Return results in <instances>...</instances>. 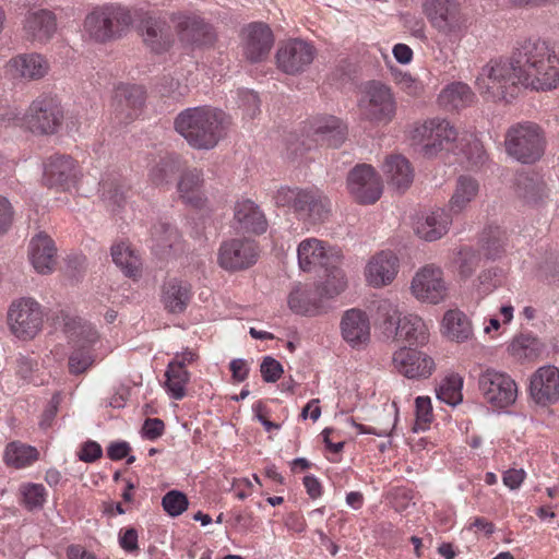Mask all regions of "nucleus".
I'll return each instance as SVG.
<instances>
[{
	"mask_svg": "<svg viewBox=\"0 0 559 559\" xmlns=\"http://www.w3.org/2000/svg\"><path fill=\"white\" fill-rule=\"evenodd\" d=\"M510 59L521 85L537 91L559 86V55L547 41L539 38L521 41Z\"/></svg>",
	"mask_w": 559,
	"mask_h": 559,
	"instance_id": "1",
	"label": "nucleus"
},
{
	"mask_svg": "<svg viewBox=\"0 0 559 559\" xmlns=\"http://www.w3.org/2000/svg\"><path fill=\"white\" fill-rule=\"evenodd\" d=\"M423 8L440 36L435 38V60L443 64L451 62L472 25L471 16L461 0H426Z\"/></svg>",
	"mask_w": 559,
	"mask_h": 559,
	"instance_id": "2",
	"label": "nucleus"
},
{
	"mask_svg": "<svg viewBox=\"0 0 559 559\" xmlns=\"http://www.w3.org/2000/svg\"><path fill=\"white\" fill-rule=\"evenodd\" d=\"M229 123V116L222 109L204 105L179 112L174 128L192 148L209 151L225 136Z\"/></svg>",
	"mask_w": 559,
	"mask_h": 559,
	"instance_id": "3",
	"label": "nucleus"
},
{
	"mask_svg": "<svg viewBox=\"0 0 559 559\" xmlns=\"http://www.w3.org/2000/svg\"><path fill=\"white\" fill-rule=\"evenodd\" d=\"M377 314L386 338L405 341L409 345L425 344L428 341V329L423 319L414 314L401 318L396 306L391 301L380 300Z\"/></svg>",
	"mask_w": 559,
	"mask_h": 559,
	"instance_id": "4",
	"label": "nucleus"
},
{
	"mask_svg": "<svg viewBox=\"0 0 559 559\" xmlns=\"http://www.w3.org/2000/svg\"><path fill=\"white\" fill-rule=\"evenodd\" d=\"M504 147L509 156L522 164H534L545 153L544 130L535 122L512 124L504 135Z\"/></svg>",
	"mask_w": 559,
	"mask_h": 559,
	"instance_id": "5",
	"label": "nucleus"
},
{
	"mask_svg": "<svg viewBox=\"0 0 559 559\" xmlns=\"http://www.w3.org/2000/svg\"><path fill=\"white\" fill-rule=\"evenodd\" d=\"M520 76L514 71L511 59L490 60L483 68L476 79L478 92L487 99L497 102L513 97Z\"/></svg>",
	"mask_w": 559,
	"mask_h": 559,
	"instance_id": "6",
	"label": "nucleus"
},
{
	"mask_svg": "<svg viewBox=\"0 0 559 559\" xmlns=\"http://www.w3.org/2000/svg\"><path fill=\"white\" fill-rule=\"evenodd\" d=\"M131 24L132 15L128 9L105 5L85 17L84 28L91 38L105 43L121 37Z\"/></svg>",
	"mask_w": 559,
	"mask_h": 559,
	"instance_id": "7",
	"label": "nucleus"
},
{
	"mask_svg": "<svg viewBox=\"0 0 559 559\" xmlns=\"http://www.w3.org/2000/svg\"><path fill=\"white\" fill-rule=\"evenodd\" d=\"M63 119L60 100L51 95H41L31 103L23 121L34 134L52 135L62 127Z\"/></svg>",
	"mask_w": 559,
	"mask_h": 559,
	"instance_id": "8",
	"label": "nucleus"
},
{
	"mask_svg": "<svg viewBox=\"0 0 559 559\" xmlns=\"http://www.w3.org/2000/svg\"><path fill=\"white\" fill-rule=\"evenodd\" d=\"M459 132L447 120L432 119L415 128L413 140L420 146L419 152L428 158L447 150L454 152L457 148Z\"/></svg>",
	"mask_w": 559,
	"mask_h": 559,
	"instance_id": "9",
	"label": "nucleus"
},
{
	"mask_svg": "<svg viewBox=\"0 0 559 559\" xmlns=\"http://www.w3.org/2000/svg\"><path fill=\"white\" fill-rule=\"evenodd\" d=\"M361 116L376 123L388 124L396 114V102L391 88L380 82H370L359 100Z\"/></svg>",
	"mask_w": 559,
	"mask_h": 559,
	"instance_id": "10",
	"label": "nucleus"
},
{
	"mask_svg": "<svg viewBox=\"0 0 559 559\" xmlns=\"http://www.w3.org/2000/svg\"><path fill=\"white\" fill-rule=\"evenodd\" d=\"M478 388L488 404L497 408L512 405L518 396L515 381L507 373L486 369L479 374Z\"/></svg>",
	"mask_w": 559,
	"mask_h": 559,
	"instance_id": "11",
	"label": "nucleus"
},
{
	"mask_svg": "<svg viewBox=\"0 0 559 559\" xmlns=\"http://www.w3.org/2000/svg\"><path fill=\"white\" fill-rule=\"evenodd\" d=\"M171 22L179 40L189 46H212L216 41V32L211 23L192 12H178L171 15Z\"/></svg>",
	"mask_w": 559,
	"mask_h": 559,
	"instance_id": "12",
	"label": "nucleus"
},
{
	"mask_svg": "<svg viewBox=\"0 0 559 559\" xmlns=\"http://www.w3.org/2000/svg\"><path fill=\"white\" fill-rule=\"evenodd\" d=\"M259 257V248L254 240L249 238H233L222 242L218 253V265L230 272L251 267Z\"/></svg>",
	"mask_w": 559,
	"mask_h": 559,
	"instance_id": "13",
	"label": "nucleus"
},
{
	"mask_svg": "<svg viewBox=\"0 0 559 559\" xmlns=\"http://www.w3.org/2000/svg\"><path fill=\"white\" fill-rule=\"evenodd\" d=\"M412 295L421 302L438 305L448 297L443 272L433 264L419 269L411 282Z\"/></svg>",
	"mask_w": 559,
	"mask_h": 559,
	"instance_id": "14",
	"label": "nucleus"
},
{
	"mask_svg": "<svg viewBox=\"0 0 559 559\" xmlns=\"http://www.w3.org/2000/svg\"><path fill=\"white\" fill-rule=\"evenodd\" d=\"M8 320L14 335L33 338L43 325L40 305L32 298H22L10 307Z\"/></svg>",
	"mask_w": 559,
	"mask_h": 559,
	"instance_id": "15",
	"label": "nucleus"
},
{
	"mask_svg": "<svg viewBox=\"0 0 559 559\" xmlns=\"http://www.w3.org/2000/svg\"><path fill=\"white\" fill-rule=\"evenodd\" d=\"M346 181L350 195L360 204H373L382 194L381 178L371 165H356Z\"/></svg>",
	"mask_w": 559,
	"mask_h": 559,
	"instance_id": "16",
	"label": "nucleus"
},
{
	"mask_svg": "<svg viewBox=\"0 0 559 559\" xmlns=\"http://www.w3.org/2000/svg\"><path fill=\"white\" fill-rule=\"evenodd\" d=\"M316 48L308 41L296 38L282 44L276 52L277 68L289 75L305 72L313 62Z\"/></svg>",
	"mask_w": 559,
	"mask_h": 559,
	"instance_id": "17",
	"label": "nucleus"
},
{
	"mask_svg": "<svg viewBox=\"0 0 559 559\" xmlns=\"http://www.w3.org/2000/svg\"><path fill=\"white\" fill-rule=\"evenodd\" d=\"M297 255L300 269L306 272L318 265L326 269L332 263L342 262L343 260L341 249L326 248L323 241L316 238L301 241L298 246Z\"/></svg>",
	"mask_w": 559,
	"mask_h": 559,
	"instance_id": "18",
	"label": "nucleus"
},
{
	"mask_svg": "<svg viewBox=\"0 0 559 559\" xmlns=\"http://www.w3.org/2000/svg\"><path fill=\"white\" fill-rule=\"evenodd\" d=\"M273 44V33L264 23H250L242 31L243 56L252 63L261 62L266 59Z\"/></svg>",
	"mask_w": 559,
	"mask_h": 559,
	"instance_id": "19",
	"label": "nucleus"
},
{
	"mask_svg": "<svg viewBox=\"0 0 559 559\" xmlns=\"http://www.w3.org/2000/svg\"><path fill=\"white\" fill-rule=\"evenodd\" d=\"M530 394L539 405L556 403L559 400V369L555 366L538 368L531 376Z\"/></svg>",
	"mask_w": 559,
	"mask_h": 559,
	"instance_id": "20",
	"label": "nucleus"
},
{
	"mask_svg": "<svg viewBox=\"0 0 559 559\" xmlns=\"http://www.w3.org/2000/svg\"><path fill=\"white\" fill-rule=\"evenodd\" d=\"M394 368L408 379L428 378L435 369V362L428 355L414 349L401 348L393 354Z\"/></svg>",
	"mask_w": 559,
	"mask_h": 559,
	"instance_id": "21",
	"label": "nucleus"
},
{
	"mask_svg": "<svg viewBox=\"0 0 559 559\" xmlns=\"http://www.w3.org/2000/svg\"><path fill=\"white\" fill-rule=\"evenodd\" d=\"M145 102V90L141 85L121 84L115 91L114 108L117 118L124 123L134 120Z\"/></svg>",
	"mask_w": 559,
	"mask_h": 559,
	"instance_id": "22",
	"label": "nucleus"
},
{
	"mask_svg": "<svg viewBox=\"0 0 559 559\" xmlns=\"http://www.w3.org/2000/svg\"><path fill=\"white\" fill-rule=\"evenodd\" d=\"M78 177L75 160L71 156L53 155L45 164L44 179L49 187L69 189Z\"/></svg>",
	"mask_w": 559,
	"mask_h": 559,
	"instance_id": "23",
	"label": "nucleus"
},
{
	"mask_svg": "<svg viewBox=\"0 0 559 559\" xmlns=\"http://www.w3.org/2000/svg\"><path fill=\"white\" fill-rule=\"evenodd\" d=\"M57 248L55 241L45 231H39L29 241V261L39 274H49L55 270Z\"/></svg>",
	"mask_w": 559,
	"mask_h": 559,
	"instance_id": "24",
	"label": "nucleus"
},
{
	"mask_svg": "<svg viewBox=\"0 0 559 559\" xmlns=\"http://www.w3.org/2000/svg\"><path fill=\"white\" fill-rule=\"evenodd\" d=\"M341 332L352 347L367 344L370 340V322L366 312L359 309L347 310L341 321Z\"/></svg>",
	"mask_w": 559,
	"mask_h": 559,
	"instance_id": "25",
	"label": "nucleus"
},
{
	"mask_svg": "<svg viewBox=\"0 0 559 559\" xmlns=\"http://www.w3.org/2000/svg\"><path fill=\"white\" fill-rule=\"evenodd\" d=\"M23 31L28 40L46 43L57 31L56 16L45 9L31 11L25 16Z\"/></svg>",
	"mask_w": 559,
	"mask_h": 559,
	"instance_id": "26",
	"label": "nucleus"
},
{
	"mask_svg": "<svg viewBox=\"0 0 559 559\" xmlns=\"http://www.w3.org/2000/svg\"><path fill=\"white\" fill-rule=\"evenodd\" d=\"M397 267V258L390 251H382L368 262L366 280L373 287L385 286L395 278Z\"/></svg>",
	"mask_w": 559,
	"mask_h": 559,
	"instance_id": "27",
	"label": "nucleus"
},
{
	"mask_svg": "<svg viewBox=\"0 0 559 559\" xmlns=\"http://www.w3.org/2000/svg\"><path fill=\"white\" fill-rule=\"evenodd\" d=\"M8 70L13 78L36 81L43 79L49 71V63L39 53H22L8 62Z\"/></svg>",
	"mask_w": 559,
	"mask_h": 559,
	"instance_id": "28",
	"label": "nucleus"
},
{
	"mask_svg": "<svg viewBox=\"0 0 559 559\" xmlns=\"http://www.w3.org/2000/svg\"><path fill=\"white\" fill-rule=\"evenodd\" d=\"M452 215L444 209H437L420 217L415 223L416 235L426 241H436L448 233Z\"/></svg>",
	"mask_w": 559,
	"mask_h": 559,
	"instance_id": "29",
	"label": "nucleus"
},
{
	"mask_svg": "<svg viewBox=\"0 0 559 559\" xmlns=\"http://www.w3.org/2000/svg\"><path fill=\"white\" fill-rule=\"evenodd\" d=\"M234 217L238 228L245 233L263 234L267 228V221L259 205L252 200L238 201L234 207Z\"/></svg>",
	"mask_w": 559,
	"mask_h": 559,
	"instance_id": "30",
	"label": "nucleus"
},
{
	"mask_svg": "<svg viewBox=\"0 0 559 559\" xmlns=\"http://www.w3.org/2000/svg\"><path fill=\"white\" fill-rule=\"evenodd\" d=\"M323 298L325 297L320 285L297 286L288 296V307L298 314H317L323 308Z\"/></svg>",
	"mask_w": 559,
	"mask_h": 559,
	"instance_id": "31",
	"label": "nucleus"
},
{
	"mask_svg": "<svg viewBox=\"0 0 559 559\" xmlns=\"http://www.w3.org/2000/svg\"><path fill=\"white\" fill-rule=\"evenodd\" d=\"M310 131L314 142L330 147H338L346 138V127L333 116L317 119Z\"/></svg>",
	"mask_w": 559,
	"mask_h": 559,
	"instance_id": "32",
	"label": "nucleus"
},
{
	"mask_svg": "<svg viewBox=\"0 0 559 559\" xmlns=\"http://www.w3.org/2000/svg\"><path fill=\"white\" fill-rule=\"evenodd\" d=\"M203 183V171L201 169L192 168L185 170L180 175L177 185L180 199L193 207H202L205 203Z\"/></svg>",
	"mask_w": 559,
	"mask_h": 559,
	"instance_id": "33",
	"label": "nucleus"
},
{
	"mask_svg": "<svg viewBox=\"0 0 559 559\" xmlns=\"http://www.w3.org/2000/svg\"><path fill=\"white\" fill-rule=\"evenodd\" d=\"M191 298V286L181 280L169 278L162 286L160 300L170 313H181Z\"/></svg>",
	"mask_w": 559,
	"mask_h": 559,
	"instance_id": "34",
	"label": "nucleus"
},
{
	"mask_svg": "<svg viewBox=\"0 0 559 559\" xmlns=\"http://www.w3.org/2000/svg\"><path fill=\"white\" fill-rule=\"evenodd\" d=\"M56 320V324L62 325L68 338L81 344V347H85V344H94L98 340V333L94 326L80 318H72L61 311Z\"/></svg>",
	"mask_w": 559,
	"mask_h": 559,
	"instance_id": "35",
	"label": "nucleus"
},
{
	"mask_svg": "<svg viewBox=\"0 0 559 559\" xmlns=\"http://www.w3.org/2000/svg\"><path fill=\"white\" fill-rule=\"evenodd\" d=\"M383 167L393 187L401 191L409 188L414 179V171L409 162L404 156L393 155L388 157Z\"/></svg>",
	"mask_w": 559,
	"mask_h": 559,
	"instance_id": "36",
	"label": "nucleus"
},
{
	"mask_svg": "<svg viewBox=\"0 0 559 559\" xmlns=\"http://www.w3.org/2000/svg\"><path fill=\"white\" fill-rule=\"evenodd\" d=\"M479 185L477 180L469 176H460L449 201V213L452 215L463 212L477 197Z\"/></svg>",
	"mask_w": 559,
	"mask_h": 559,
	"instance_id": "37",
	"label": "nucleus"
},
{
	"mask_svg": "<svg viewBox=\"0 0 559 559\" xmlns=\"http://www.w3.org/2000/svg\"><path fill=\"white\" fill-rule=\"evenodd\" d=\"M111 258L126 276L136 277L141 274V258L128 241L114 243L111 246Z\"/></svg>",
	"mask_w": 559,
	"mask_h": 559,
	"instance_id": "38",
	"label": "nucleus"
},
{
	"mask_svg": "<svg viewBox=\"0 0 559 559\" xmlns=\"http://www.w3.org/2000/svg\"><path fill=\"white\" fill-rule=\"evenodd\" d=\"M298 213L307 214L312 224L325 221L330 214V201L319 190H306Z\"/></svg>",
	"mask_w": 559,
	"mask_h": 559,
	"instance_id": "39",
	"label": "nucleus"
},
{
	"mask_svg": "<svg viewBox=\"0 0 559 559\" xmlns=\"http://www.w3.org/2000/svg\"><path fill=\"white\" fill-rule=\"evenodd\" d=\"M447 336L457 343L473 336V326L468 317L459 309L448 310L442 320Z\"/></svg>",
	"mask_w": 559,
	"mask_h": 559,
	"instance_id": "40",
	"label": "nucleus"
},
{
	"mask_svg": "<svg viewBox=\"0 0 559 559\" xmlns=\"http://www.w3.org/2000/svg\"><path fill=\"white\" fill-rule=\"evenodd\" d=\"M516 194L527 203H537L546 194V185L534 173L518 174L514 181Z\"/></svg>",
	"mask_w": 559,
	"mask_h": 559,
	"instance_id": "41",
	"label": "nucleus"
},
{
	"mask_svg": "<svg viewBox=\"0 0 559 559\" xmlns=\"http://www.w3.org/2000/svg\"><path fill=\"white\" fill-rule=\"evenodd\" d=\"M438 100L447 110H456L471 105L474 100V93L467 84L454 82L441 91Z\"/></svg>",
	"mask_w": 559,
	"mask_h": 559,
	"instance_id": "42",
	"label": "nucleus"
},
{
	"mask_svg": "<svg viewBox=\"0 0 559 559\" xmlns=\"http://www.w3.org/2000/svg\"><path fill=\"white\" fill-rule=\"evenodd\" d=\"M102 199L108 206L121 207L127 199L128 186L119 174H108L100 181Z\"/></svg>",
	"mask_w": 559,
	"mask_h": 559,
	"instance_id": "43",
	"label": "nucleus"
},
{
	"mask_svg": "<svg viewBox=\"0 0 559 559\" xmlns=\"http://www.w3.org/2000/svg\"><path fill=\"white\" fill-rule=\"evenodd\" d=\"M179 169L180 159L178 156L170 154L160 156L150 169V181L156 187L168 185Z\"/></svg>",
	"mask_w": 559,
	"mask_h": 559,
	"instance_id": "44",
	"label": "nucleus"
},
{
	"mask_svg": "<svg viewBox=\"0 0 559 559\" xmlns=\"http://www.w3.org/2000/svg\"><path fill=\"white\" fill-rule=\"evenodd\" d=\"M165 385L175 400H181L186 395V385L189 382L190 373L180 364H168L165 372Z\"/></svg>",
	"mask_w": 559,
	"mask_h": 559,
	"instance_id": "45",
	"label": "nucleus"
},
{
	"mask_svg": "<svg viewBox=\"0 0 559 559\" xmlns=\"http://www.w3.org/2000/svg\"><path fill=\"white\" fill-rule=\"evenodd\" d=\"M463 379L456 373L445 377L436 389L437 399L451 406H456L463 400Z\"/></svg>",
	"mask_w": 559,
	"mask_h": 559,
	"instance_id": "46",
	"label": "nucleus"
},
{
	"mask_svg": "<svg viewBox=\"0 0 559 559\" xmlns=\"http://www.w3.org/2000/svg\"><path fill=\"white\" fill-rule=\"evenodd\" d=\"M506 233L499 226L487 227L481 236V250L487 259L496 260L504 251Z\"/></svg>",
	"mask_w": 559,
	"mask_h": 559,
	"instance_id": "47",
	"label": "nucleus"
},
{
	"mask_svg": "<svg viewBox=\"0 0 559 559\" xmlns=\"http://www.w3.org/2000/svg\"><path fill=\"white\" fill-rule=\"evenodd\" d=\"M38 452L35 448L20 442H11L7 445L4 461L16 468L24 467L37 460Z\"/></svg>",
	"mask_w": 559,
	"mask_h": 559,
	"instance_id": "48",
	"label": "nucleus"
},
{
	"mask_svg": "<svg viewBox=\"0 0 559 559\" xmlns=\"http://www.w3.org/2000/svg\"><path fill=\"white\" fill-rule=\"evenodd\" d=\"M342 262H334L325 270L326 280L324 283L319 284L325 298H334L345 290L347 281L343 270L341 269Z\"/></svg>",
	"mask_w": 559,
	"mask_h": 559,
	"instance_id": "49",
	"label": "nucleus"
},
{
	"mask_svg": "<svg viewBox=\"0 0 559 559\" xmlns=\"http://www.w3.org/2000/svg\"><path fill=\"white\" fill-rule=\"evenodd\" d=\"M153 237L157 246L164 251H178L181 236L177 228L168 223H159L154 227Z\"/></svg>",
	"mask_w": 559,
	"mask_h": 559,
	"instance_id": "50",
	"label": "nucleus"
},
{
	"mask_svg": "<svg viewBox=\"0 0 559 559\" xmlns=\"http://www.w3.org/2000/svg\"><path fill=\"white\" fill-rule=\"evenodd\" d=\"M144 43L154 51L163 52L170 46L169 36L163 31V26L157 22H147L143 33Z\"/></svg>",
	"mask_w": 559,
	"mask_h": 559,
	"instance_id": "51",
	"label": "nucleus"
},
{
	"mask_svg": "<svg viewBox=\"0 0 559 559\" xmlns=\"http://www.w3.org/2000/svg\"><path fill=\"white\" fill-rule=\"evenodd\" d=\"M540 342L531 334H521L511 343V352L520 358H533L540 352Z\"/></svg>",
	"mask_w": 559,
	"mask_h": 559,
	"instance_id": "52",
	"label": "nucleus"
},
{
	"mask_svg": "<svg viewBox=\"0 0 559 559\" xmlns=\"http://www.w3.org/2000/svg\"><path fill=\"white\" fill-rule=\"evenodd\" d=\"M162 506L169 516L176 518L188 509L189 500L186 493L174 489L163 497Z\"/></svg>",
	"mask_w": 559,
	"mask_h": 559,
	"instance_id": "53",
	"label": "nucleus"
},
{
	"mask_svg": "<svg viewBox=\"0 0 559 559\" xmlns=\"http://www.w3.org/2000/svg\"><path fill=\"white\" fill-rule=\"evenodd\" d=\"M305 191L306 190L299 188L282 187L276 191L274 202L277 206H292L298 212L302 203L301 194L305 193Z\"/></svg>",
	"mask_w": 559,
	"mask_h": 559,
	"instance_id": "54",
	"label": "nucleus"
},
{
	"mask_svg": "<svg viewBox=\"0 0 559 559\" xmlns=\"http://www.w3.org/2000/svg\"><path fill=\"white\" fill-rule=\"evenodd\" d=\"M94 362L91 352L86 347L76 348L69 356V371L72 374L85 372Z\"/></svg>",
	"mask_w": 559,
	"mask_h": 559,
	"instance_id": "55",
	"label": "nucleus"
},
{
	"mask_svg": "<svg viewBox=\"0 0 559 559\" xmlns=\"http://www.w3.org/2000/svg\"><path fill=\"white\" fill-rule=\"evenodd\" d=\"M23 502L28 510L39 509L45 502V488L41 485L28 484L22 489Z\"/></svg>",
	"mask_w": 559,
	"mask_h": 559,
	"instance_id": "56",
	"label": "nucleus"
},
{
	"mask_svg": "<svg viewBox=\"0 0 559 559\" xmlns=\"http://www.w3.org/2000/svg\"><path fill=\"white\" fill-rule=\"evenodd\" d=\"M457 262L461 276L469 277L478 266L479 257L472 249H462Z\"/></svg>",
	"mask_w": 559,
	"mask_h": 559,
	"instance_id": "57",
	"label": "nucleus"
},
{
	"mask_svg": "<svg viewBox=\"0 0 559 559\" xmlns=\"http://www.w3.org/2000/svg\"><path fill=\"white\" fill-rule=\"evenodd\" d=\"M260 371L263 380L269 383L276 382L284 372L281 362L271 356L263 358L260 365Z\"/></svg>",
	"mask_w": 559,
	"mask_h": 559,
	"instance_id": "58",
	"label": "nucleus"
},
{
	"mask_svg": "<svg viewBox=\"0 0 559 559\" xmlns=\"http://www.w3.org/2000/svg\"><path fill=\"white\" fill-rule=\"evenodd\" d=\"M14 209L11 202L0 195V236L7 234L13 224Z\"/></svg>",
	"mask_w": 559,
	"mask_h": 559,
	"instance_id": "59",
	"label": "nucleus"
},
{
	"mask_svg": "<svg viewBox=\"0 0 559 559\" xmlns=\"http://www.w3.org/2000/svg\"><path fill=\"white\" fill-rule=\"evenodd\" d=\"M416 404V425H426L432 420L431 401L428 396H418Z\"/></svg>",
	"mask_w": 559,
	"mask_h": 559,
	"instance_id": "60",
	"label": "nucleus"
},
{
	"mask_svg": "<svg viewBox=\"0 0 559 559\" xmlns=\"http://www.w3.org/2000/svg\"><path fill=\"white\" fill-rule=\"evenodd\" d=\"M138 531L133 527L121 530L119 533V545L127 552H134L139 549Z\"/></svg>",
	"mask_w": 559,
	"mask_h": 559,
	"instance_id": "61",
	"label": "nucleus"
},
{
	"mask_svg": "<svg viewBox=\"0 0 559 559\" xmlns=\"http://www.w3.org/2000/svg\"><path fill=\"white\" fill-rule=\"evenodd\" d=\"M165 430V424L159 418H147L145 419L142 433L148 440H155L159 438Z\"/></svg>",
	"mask_w": 559,
	"mask_h": 559,
	"instance_id": "62",
	"label": "nucleus"
},
{
	"mask_svg": "<svg viewBox=\"0 0 559 559\" xmlns=\"http://www.w3.org/2000/svg\"><path fill=\"white\" fill-rule=\"evenodd\" d=\"M464 154L473 166L483 165L487 158L483 144L476 139L468 144V150L464 151Z\"/></svg>",
	"mask_w": 559,
	"mask_h": 559,
	"instance_id": "63",
	"label": "nucleus"
},
{
	"mask_svg": "<svg viewBox=\"0 0 559 559\" xmlns=\"http://www.w3.org/2000/svg\"><path fill=\"white\" fill-rule=\"evenodd\" d=\"M103 454L102 447L95 441H86L81 451L79 452V459L86 463H92L98 460Z\"/></svg>",
	"mask_w": 559,
	"mask_h": 559,
	"instance_id": "64",
	"label": "nucleus"
}]
</instances>
